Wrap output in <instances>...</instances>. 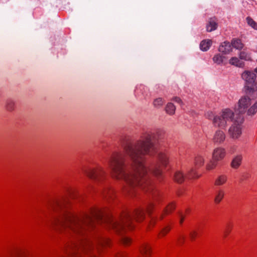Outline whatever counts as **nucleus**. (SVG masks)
<instances>
[{"label":"nucleus","mask_w":257,"mask_h":257,"mask_svg":"<svg viewBox=\"0 0 257 257\" xmlns=\"http://www.w3.org/2000/svg\"><path fill=\"white\" fill-rule=\"evenodd\" d=\"M154 197L156 198L148 206L146 211L143 208H139L133 212L125 211L118 220L110 217H104L103 211L96 208L79 215L76 214L68 209L65 201L54 200L50 203L48 209L55 212L56 215H53L48 223L77 236L78 238L74 241L90 240L86 237L85 234L94 228L96 223L104 224L108 227L120 232L126 228H133L134 222L142 221L147 212L150 217L151 223H153L156 219L151 216V213L157 201L155 200L157 199V196Z\"/></svg>","instance_id":"nucleus-1"},{"label":"nucleus","mask_w":257,"mask_h":257,"mask_svg":"<svg viewBox=\"0 0 257 257\" xmlns=\"http://www.w3.org/2000/svg\"><path fill=\"white\" fill-rule=\"evenodd\" d=\"M164 132L161 130L155 132H146L139 138L127 142L124 145V152L117 150L111 151L109 155L112 161H121L126 156L133 161L146 159L148 156H155L160 161H167V153L159 151V141L163 138Z\"/></svg>","instance_id":"nucleus-2"},{"label":"nucleus","mask_w":257,"mask_h":257,"mask_svg":"<svg viewBox=\"0 0 257 257\" xmlns=\"http://www.w3.org/2000/svg\"><path fill=\"white\" fill-rule=\"evenodd\" d=\"M111 172L114 175L120 174L121 177H124L131 181L132 178H140L143 180H149V173L159 177L162 173L163 164H158L153 168L148 169L144 162H132L128 168H126L123 162H112L110 165Z\"/></svg>","instance_id":"nucleus-3"},{"label":"nucleus","mask_w":257,"mask_h":257,"mask_svg":"<svg viewBox=\"0 0 257 257\" xmlns=\"http://www.w3.org/2000/svg\"><path fill=\"white\" fill-rule=\"evenodd\" d=\"M110 240L106 237H101L97 240V245L94 250L91 240H81L72 241L67 249L69 257H83L87 254L88 257H97L95 251L99 252L101 248L109 245Z\"/></svg>","instance_id":"nucleus-4"},{"label":"nucleus","mask_w":257,"mask_h":257,"mask_svg":"<svg viewBox=\"0 0 257 257\" xmlns=\"http://www.w3.org/2000/svg\"><path fill=\"white\" fill-rule=\"evenodd\" d=\"M113 177L117 179H122L125 181L127 186L125 187V190L130 194H133L132 192V190L135 189L136 187H139L144 190L146 192H151L154 190V187L149 180H143L142 179L140 178H132L131 181L127 180L124 177H121L120 174L118 175H114L113 173L111 172Z\"/></svg>","instance_id":"nucleus-5"},{"label":"nucleus","mask_w":257,"mask_h":257,"mask_svg":"<svg viewBox=\"0 0 257 257\" xmlns=\"http://www.w3.org/2000/svg\"><path fill=\"white\" fill-rule=\"evenodd\" d=\"M206 117L208 119L213 118V123L214 126L221 128L225 127L227 123L233 120L234 112L229 108L223 109L221 113L216 116L211 111L205 113Z\"/></svg>","instance_id":"nucleus-6"},{"label":"nucleus","mask_w":257,"mask_h":257,"mask_svg":"<svg viewBox=\"0 0 257 257\" xmlns=\"http://www.w3.org/2000/svg\"><path fill=\"white\" fill-rule=\"evenodd\" d=\"M251 99L248 95L242 96L238 100L235 111L240 114L246 113L248 116H252L257 112V101L252 105Z\"/></svg>","instance_id":"nucleus-7"},{"label":"nucleus","mask_w":257,"mask_h":257,"mask_svg":"<svg viewBox=\"0 0 257 257\" xmlns=\"http://www.w3.org/2000/svg\"><path fill=\"white\" fill-rule=\"evenodd\" d=\"M241 78L245 81V88L249 92L257 90L256 75L253 72L244 71L241 74Z\"/></svg>","instance_id":"nucleus-8"},{"label":"nucleus","mask_w":257,"mask_h":257,"mask_svg":"<svg viewBox=\"0 0 257 257\" xmlns=\"http://www.w3.org/2000/svg\"><path fill=\"white\" fill-rule=\"evenodd\" d=\"M243 121L244 118L240 114L235 117L233 121V124L228 131L229 134L232 138L237 139L241 135L242 133V123Z\"/></svg>","instance_id":"nucleus-9"},{"label":"nucleus","mask_w":257,"mask_h":257,"mask_svg":"<svg viewBox=\"0 0 257 257\" xmlns=\"http://www.w3.org/2000/svg\"><path fill=\"white\" fill-rule=\"evenodd\" d=\"M87 174L91 179L97 181L102 180L105 176V173L100 167L90 168Z\"/></svg>","instance_id":"nucleus-10"},{"label":"nucleus","mask_w":257,"mask_h":257,"mask_svg":"<svg viewBox=\"0 0 257 257\" xmlns=\"http://www.w3.org/2000/svg\"><path fill=\"white\" fill-rule=\"evenodd\" d=\"M135 94L136 96L138 97L142 96V97L145 98L146 96H148L149 90L147 86L143 85H140L137 86L135 91Z\"/></svg>","instance_id":"nucleus-11"},{"label":"nucleus","mask_w":257,"mask_h":257,"mask_svg":"<svg viewBox=\"0 0 257 257\" xmlns=\"http://www.w3.org/2000/svg\"><path fill=\"white\" fill-rule=\"evenodd\" d=\"M224 191L220 188H217L214 193V201L216 204H219L224 198Z\"/></svg>","instance_id":"nucleus-12"},{"label":"nucleus","mask_w":257,"mask_h":257,"mask_svg":"<svg viewBox=\"0 0 257 257\" xmlns=\"http://www.w3.org/2000/svg\"><path fill=\"white\" fill-rule=\"evenodd\" d=\"M225 139V135L223 131L220 130L217 131L213 137V141L216 143H221Z\"/></svg>","instance_id":"nucleus-13"},{"label":"nucleus","mask_w":257,"mask_h":257,"mask_svg":"<svg viewBox=\"0 0 257 257\" xmlns=\"http://www.w3.org/2000/svg\"><path fill=\"white\" fill-rule=\"evenodd\" d=\"M225 155L224 150L221 148H217L214 150L212 156L215 161L222 159Z\"/></svg>","instance_id":"nucleus-14"},{"label":"nucleus","mask_w":257,"mask_h":257,"mask_svg":"<svg viewBox=\"0 0 257 257\" xmlns=\"http://www.w3.org/2000/svg\"><path fill=\"white\" fill-rule=\"evenodd\" d=\"M232 49L231 44L227 42H224L221 43L218 48L219 52L223 54L229 53Z\"/></svg>","instance_id":"nucleus-15"},{"label":"nucleus","mask_w":257,"mask_h":257,"mask_svg":"<svg viewBox=\"0 0 257 257\" xmlns=\"http://www.w3.org/2000/svg\"><path fill=\"white\" fill-rule=\"evenodd\" d=\"M141 253L144 257H150L151 253V249L150 245L147 243H143L140 248Z\"/></svg>","instance_id":"nucleus-16"},{"label":"nucleus","mask_w":257,"mask_h":257,"mask_svg":"<svg viewBox=\"0 0 257 257\" xmlns=\"http://www.w3.org/2000/svg\"><path fill=\"white\" fill-rule=\"evenodd\" d=\"M227 180L226 175L222 174L218 175L214 180V184L216 186H220L225 184Z\"/></svg>","instance_id":"nucleus-17"},{"label":"nucleus","mask_w":257,"mask_h":257,"mask_svg":"<svg viewBox=\"0 0 257 257\" xmlns=\"http://www.w3.org/2000/svg\"><path fill=\"white\" fill-rule=\"evenodd\" d=\"M212 44V41L210 40H204L201 42L200 44V48L203 51H207Z\"/></svg>","instance_id":"nucleus-18"},{"label":"nucleus","mask_w":257,"mask_h":257,"mask_svg":"<svg viewBox=\"0 0 257 257\" xmlns=\"http://www.w3.org/2000/svg\"><path fill=\"white\" fill-rule=\"evenodd\" d=\"M15 101L14 100L9 98L6 101L5 107L6 109L9 111H12L15 109Z\"/></svg>","instance_id":"nucleus-19"},{"label":"nucleus","mask_w":257,"mask_h":257,"mask_svg":"<svg viewBox=\"0 0 257 257\" xmlns=\"http://www.w3.org/2000/svg\"><path fill=\"white\" fill-rule=\"evenodd\" d=\"M217 24L213 19H210L208 24L206 26V30L208 32H212L217 28Z\"/></svg>","instance_id":"nucleus-20"},{"label":"nucleus","mask_w":257,"mask_h":257,"mask_svg":"<svg viewBox=\"0 0 257 257\" xmlns=\"http://www.w3.org/2000/svg\"><path fill=\"white\" fill-rule=\"evenodd\" d=\"M225 59V57L220 54L215 55L213 57L214 62L218 65L222 64Z\"/></svg>","instance_id":"nucleus-21"},{"label":"nucleus","mask_w":257,"mask_h":257,"mask_svg":"<svg viewBox=\"0 0 257 257\" xmlns=\"http://www.w3.org/2000/svg\"><path fill=\"white\" fill-rule=\"evenodd\" d=\"M175 208V206L174 203H171L169 204L164 209L163 212L160 215V219H162L163 215L167 214L172 211Z\"/></svg>","instance_id":"nucleus-22"},{"label":"nucleus","mask_w":257,"mask_h":257,"mask_svg":"<svg viewBox=\"0 0 257 257\" xmlns=\"http://www.w3.org/2000/svg\"><path fill=\"white\" fill-rule=\"evenodd\" d=\"M231 46L238 50L241 49L243 47V45L242 43L241 40L236 39H233L232 40Z\"/></svg>","instance_id":"nucleus-23"},{"label":"nucleus","mask_w":257,"mask_h":257,"mask_svg":"<svg viewBox=\"0 0 257 257\" xmlns=\"http://www.w3.org/2000/svg\"><path fill=\"white\" fill-rule=\"evenodd\" d=\"M229 63L239 67H242L243 65V62L236 57H232L229 60Z\"/></svg>","instance_id":"nucleus-24"},{"label":"nucleus","mask_w":257,"mask_h":257,"mask_svg":"<svg viewBox=\"0 0 257 257\" xmlns=\"http://www.w3.org/2000/svg\"><path fill=\"white\" fill-rule=\"evenodd\" d=\"M176 110L175 106L171 102L168 103L166 107V111L167 113L170 115H172L175 113Z\"/></svg>","instance_id":"nucleus-25"},{"label":"nucleus","mask_w":257,"mask_h":257,"mask_svg":"<svg viewBox=\"0 0 257 257\" xmlns=\"http://www.w3.org/2000/svg\"><path fill=\"white\" fill-rule=\"evenodd\" d=\"M175 180L179 183H181L184 180V176L180 171H177L174 175Z\"/></svg>","instance_id":"nucleus-26"},{"label":"nucleus","mask_w":257,"mask_h":257,"mask_svg":"<svg viewBox=\"0 0 257 257\" xmlns=\"http://www.w3.org/2000/svg\"><path fill=\"white\" fill-rule=\"evenodd\" d=\"M246 21L249 26L257 30V24L253 19L250 17H248L246 18Z\"/></svg>","instance_id":"nucleus-27"},{"label":"nucleus","mask_w":257,"mask_h":257,"mask_svg":"<svg viewBox=\"0 0 257 257\" xmlns=\"http://www.w3.org/2000/svg\"><path fill=\"white\" fill-rule=\"evenodd\" d=\"M164 103V100L162 98H157L154 101L153 104L155 107H159L162 106Z\"/></svg>","instance_id":"nucleus-28"},{"label":"nucleus","mask_w":257,"mask_h":257,"mask_svg":"<svg viewBox=\"0 0 257 257\" xmlns=\"http://www.w3.org/2000/svg\"><path fill=\"white\" fill-rule=\"evenodd\" d=\"M216 166L215 162H208L206 164V169L208 171L211 170L215 168Z\"/></svg>","instance_id":"nucleus-29"},{"label":"nucleus","mask_w":257,"mask_h":257,"mask_svg":"<svg viewBox=\"0 0 257 257\" xmlns=\"http://www.w3.org/2000/svg\"><path fill=\"white\" fill-rule=\"evenodd\" d=\"M200 176L197 174L196 171L194 169H192L188 173V177L190 179L197 178Z\"/></svg>","instance_id":"nucleus-30"},{"label":"nucleus","mask_w":257,"mask_h":257,"mask_svg":"<svg viewBox=\"0 0 257 257\" xmlns=\"http://www.w3.org/2000/svg\"><path fill=\"white\" fill-rule=\"evenodd\" d=\"M232 225L230 224H227L224 231V237H226L227 235L230 233L232 229Z\"/></svg>","instance_id":"nucleus-31"},{"label":"nucleus","mask_w":257,"mask_h":257,"mask_svg":"<svg viewBox=\"0 0 257 257\" xmlns=\"http://www.w3.org/2000/svg\"><path fill=\"white\" fill-rule=\"evenodd\" d=\"M121 241L123 244L127 245L131 243V239L127 236L122 235L121 237Z\"/></svg>","instance_id":"nucleus-32"},{"label":"nucleus","mask_w":257,"mask_h":257,"mask_svg":"<svg viewBox=\"0 0 257 257\" xmlns=\"http://www.w3.org/2000/svg\"><path fill=\"white\" fill-rule=\"evenodd\" d=\"M239 58L241 59L247 60L249 59V56L244 51L240 52Z\"/></svg>","instance_id":"nucleus-33"},{"label":"nucleus","mask_w":257,"mask_h":257,"mask_svg":"<svg viewBox=\"0 0 257 257\" xmlns=\"http://www.w3.org/2000/svg\"><path fill=\"white\" fill-rule=\"evenodd\" d=\"M197 235V232L196 230H191L190 232L189 236L191 240H194Z\"/></svg>","instance_id":"nucleus-34"},{"label":"nucleus","mask_w":257,"mask_h":257,"mask_svg":"<svg viewBox=\"0 0 257 257\" xmlns=\"http://www.w3.org/2000/svg\"><path fill=\"white\" fill-rule=\"evenodd\" d=\"M240 165V162H231L230 164L231 167L233 169L238 168Z\"/></svg>","instance_id":"nucleus-35"},{"label":"nucleus","mask_w":257,"mask_h":257,"mask_svg":"<svg viewBox=\"0 0 257 257\" xmlns=\"http://www.w3.org/2000/svg\"><path fill=\"white\" fill-rule=\"evenodd\" d=\"M169 230L170 228L168 227L164 228L160 233L159 236L161 237V236L165 235L166 233H167L169 232Z\"/></svg>","instance_id":"nucleus-36"},{"label":"nucleus","mask_w":257,"mask_h":257,"mask_svg":"<svg viewBox=\"0 0 257 257\" xmlns=\"http://www.w3.org/2000/svg\"><path fill=\"white\" fill-rule=\"evenodd\" d=\"M173 100L175 102L180 104V105H182V101L179 97H175L173 98Z\"/></svg>","instance_id":"nucleus-37"},{"label":"nucleus","mask_w":257,"mask_h":257,"mask_svg":"<svg viewBox=\"0 0 257 257\" xmlns=\"http://www.w3.org/2000/svg\"><path fill=\"white\" fill-rule=\"evenodd\" d=\"M184 237L183 236H179V237L178 238V243L179 244V245H181L182 244L183 242H184Z\"/></svg>","instance_id":"nucleus-38"},{"label":"nucleus","mask_w":257,"mask_h":257,"mask_svg":"<svg viewBox=\"0 0 257 257\" xmlns=\"http://www.w3.org/2000/svg\"><path fill=\"white\" fill-rule=\"evenodd\" d=\"M242 159H243V158H242V156L238 155V156H236V157L235 159H233L232 161H241Z\"/></svg>","instance_id":"nucleus-39"},{"label":"nucleus","mask_w":257,"mask_h":257,"mask_svg":"<svg viewBox=\"0 0 257 257\" xmlns=\"http://www.w3.org/2000/svg\"><path fill=\"white\" fill-rule=\"evenodd\" d=\"M179 217H180V221H179L180 223L182 224L184 221L185 217L181 213L179 214Z\"/></svg>","instance_id":"nucleus-40"},{"label":"nucleus","mask_w":257,"mask_h":257,"mask_svg":"<svg viewBox=\"0 0 257 257\" xmlns=\"http://www.w3.org/2000/svg\"><path fill=\"white\" fill-rule=\"evenodd\" d=\"M125 254L123 252L118 253L115 257H125Z\"/></svg>","instance_id":"nucleus-41"},{"label":"nucleus","mask_w":257,"mask_h":257,"mask_svg":"<svg viewBox=\"0 0 257 257\" xmlns=\"http://www.w3.org/2000/svg\"><path fill=\"white\" fill-rule=\"evenodd\" d=\"M111 193V192L110 191H108L107 192V195L108 194V195H109Z\"/></svg>","instance_id":"nucleus-42"},{"label":"nucleus","mask_w":257,"mask_h":257,"mask_svg":"<svg viewBox=\"0 0 257 257\" xmlns=\"http://www.w3.org/2000/svg\"><path fill=\"white\" fill-rule=\"evenodd\" d=\"M254 71L257 73V67L255 69Z\"/></svg>","instance_id":"nucleus-43"},{"label":"nucleus","mask_w":257,"mask_h":257,"mask_svg":"<svg viewBox=\"0 0 257 257\" xmlns=\"http://www.w3.org/2000/svg\"><path fill=\"white\" fill-rule=\"evenodd\" d=\"M103 195L105 196L106 197H107V195L105 194H103Z\"/></svg>","instance_id":"nucleus-44"},{"label":"nucleus","mask_w":257,"mask_h":257,"mask_svg":"<svg viewBox=\"0 0 257 257\" xmlns=\"http://www.w3.org/2000/svg\"><path fill=\"white\" fill-rule=\"evenodd\" d=\"M198 163H200V164L202 163L201 161L198 162Z\"/></svg>","instance_id":"nucleus-45"}]
</instances>
